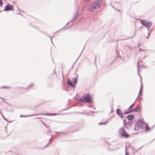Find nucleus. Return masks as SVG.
Here are the masks:
<instances>
[{"instance_id":"obj_20","label":"nucleus","mask_w":155,"mask_h":155,"mask_svg":"<svg viewBox=\"0 0 155 155\" xmlns=\"http://www.w3.org/2000/svg\"><path fill=\"white\" fill-rule=\"evenodd\" d=\"M125 155H129V153L126 151H125Z\"/></svg>"},{"instance_id":"obj_12","label":"nucleus","mask_w":155,"mask_h":155,"mask_svg":"<svg viewBox=\"0 0 155 155\" xmlns=\"http://www.w3.org/2000/svg\"><path fill=\"white\" fill-rule=\"evenodd\" d=\"M125 126L128 128H130L131 126L130 124H124Z\"/></svg>"},{"instance_id":"obj_17","label":"nucleus","mask_w":155,"mask_h":155,"mask_svg":"<svg viewBox=\"0 0 155 155\" xmlns=\"http://www.w3.org/2000/svg\"><path fill=\"white\" fill-rule=\"evenodd\" d=\"M135 104V103H133L132 105H130L129 107V109H130Z\"/></svg>"},{"instance_id":"obj_2","label":"nucleus","mask_w":155,"mask_h":155,"mask_svg":"<svg viewBox=\"0 0 155 155\" xmlns=\"http://www.w3.org/2000/svg\"><path fill=\"white\" fill-rule=\"evenodd\" d=\"M100 5V2L97 0L91 4L88 8V10L90 11H93L94 9H97L99 8Z\"/></svg>"},{"instance_id":"obj_19","label":"nucleus","mask_w":155,"mask_h":155,"mask_svg":"<svg viewBox=\"0 0 155 155\" xmlns=\"http://www.w3.org/2000/svg\"><path fill=\"white\" fill-rule=\"evenodd\" d=\"M131 112V110H130V111H129L125 112L124 114H129V113H130Z\"/></svg>"},{"instance_id":"obj_5","label":"nucleus","mask_w":155,"mask_h":155,"mask_svg":"<svg viewBox=\"0 0 155 155\" xmlns=\"http://www.w3.org/2000/svg\"><path fill=\"white\" fill-rule=\"evenodd\" d=\"M141 23L145 26L149 30V28H150L152 25V23L150 21H147L146 22L144 20H142L140 21Z\"/></svg>"},{"instance_id":"obj_7","label":"nucleus","mask_w":155,"mask_h":155,"mask_svg":"<svg viewBox=\"0 0 155 155\" xmlns=\"http://www.w3.org/2000/svg\"><path fill=\"white\" fill-rule=\"evenodd\" d=\"M117 114L119 115L121 118H122L123 117L122 114V112L120 109H117L116 110Z\"/></svg>"},{"instance_id":"obj_16","label":"nucleus","mask_w":155,"mask_h":155,"mask_svg":"<svg viewBox=\"0 0 155 155\" xmlns=\"http://www.w3.org/2000/svg\"><path fill=\"white\" fill-rule=\"evenodd\" d=\"M145 130L146 131H148L150 130L149 127H145Z\"/></svg>"},{"instance_id":"obj_11","label":"nucleus","mask_w":155,"mask_h":155,"mask_svg":"<svg viewBox=\"0 0 155 155\" xmlns=\"http://www.w3.org/2000/svg\"><path fill=\"white\" fill-rule=\"evenodd\" d=\"M134 116L133 115H130L127 116V119L129 120H132L134 119Z\"/></svg>"},{"instance_id":"obj_14","label":"nucleus","mask_w":155,"mask_h":155,"mask_svg":"<svg viewBox=\"0 0 155 155\" xmlns=\"http://www.w3.org/2000/svg\"><path fill=\"white\" fill-rule=\"evenodd\" d=\"M142 85L141 86V87L140 88V91L139 93V95H142Z\"/></svg>"},{"instance_id":"obj_25","label":"nucleus","mask_w":155,"mask_h":155,"mask_svg":"<svg viewBox=\"0 0 155 155\" xmlns=\"http://www.w3.org/2000/svg\"><path fill=\"white\" fill-rule=\"evenodd\" d=\"M27 116H22V115L20 116V117H26Z\"/></svg>"},{"instance_id":"obj_13","label":"nucleus","mask_w":155,"mask_h":155,"mask_svg":"<svg viewBox=\"0 0 155 155\" xmlns=\"http://www.w3.org/2000/svg\"><path fill=\"white\" fill-rule=\"evenodd\" d=\"M78 12H77L74 15L73 20H75V19H76L78 17Z\"/></svg>"},{"instance_id":"obj_21","label":"nucleus","mask_w":155,"mask_h":155,"mask_svg":"<svg viewBox=\"0 0 155 155\" xmlns=\"http://www.w3.org/2000/svg\"><path fill=\"white\" fill-rule=\"evenodd\" d=\"M33 84H31V85H30L29 86H28V87L30 88V87H33Z\"/></svg>"},{"instance_id":"obj_8","label":"nucleus","mask_w":155,"mask_h":155,"mask_svg":"<svg viewBox=\"0 0 155 155\" xmlns=\"http://www.w3.org/2000/svg\"><path fill=\"white\" fill-rule=\"evenodd\" d=\"M67 83L68 85L71 86L72 87H75V85H74L71 81H68Z\"/></svg>"},{"instance_id":"obj_3","label":"nucleus","mask_w":155,"mask_h":155,"mask_svg":"<svg viewBox=\"0 0 155 155\" xmlns=\"http://www.w3.org/2000/svg\"><path fill=\"white\" fill-rule=\"evenodd\" d=\"M119 133L120 136L123 137L127 138L129 136V134L125 131L123 127L119 129Z\"/></svg>"},{"instance_id":"obj_15","label":"nucleus","mask_w":155,"mask_h":155,"mask_svg":"<svg viewBox=\"0 0 155 155\" xmlns=\"http://www.w3.org/2000/svg\"><path fill=\"white\" fill-rule=\"evenodd\" d=\"M107 123H108L107 122H103V123H99V125H105Z\"/></svg>"},{"instance_id":"obj_1","label":"nucleus","mask_w":155,"mask_h":155,"mask_svg":"<svg viewBox=\"0 0 155 155\" xmlns=\"http://www.w3.org/2000/svg\"><path fill=\"white\" fill-rule=\"evenodd\" d=\"M77 100L78 101L89 103L92 102L91 97L89 94H86L83 97L80 98H78Z\"/></svg>"},{"instance_id":"obj_10","label":"nucleus","mask_w":155,"mask_h":155,"mask_svg":"<svg viewBox=\"0 0 155 155\" xmlns=\"http://www.w3.org/2000/svg\"><path fill=\"white\" fill-rule=\"evenodd\" d=\"M78 75H77L76 77L72 78L73 81L74 82L75 84H76L77 83L78 81Z\"/></svg>"},{"instance_id":"obj_6","label":"nucleus","mask_w":155,"mask_h":155,"mask_svg":"<svg viewBox=\"0 0 155 155\" xmlns=\"http://www.w3.org/2000/svg\"><path fill=\"white\" fill-rule=\"evenodd\" d=\"M13 10L12 5H8L6 6L5 9L4 10V11H9Z\"/></svg>"},{"instance_id":"obj_18","label":"nucleus","mask_w":155,"mask_h":155,"mask_svg":"<svg viewBox=\"0 0 155 155\" xmlns=\"http://www.w3.org/2000/svg\"><path fill=\"white\" fill-rule=\"evenodd\" d=\"M2 88H10L11 87H7L5 86H3L2 87Z\"/></svg>"},{"instance_id":"obj_9","label":"nucleus","mask_w":155,"mask_h":155,"mask_svg":"<svg viewBox=\"0 0 155 155\" xmlns=\"http://www.w3.org/2000/svg\"><path fill=\"white\" fill-rule=\"evenodd\" d=\"M140 107L139 106H138L137 107H136V108L132 110H131V112L135 111V112H137L140 109Z\"/></svg>"},{"instance_id":"obj_22","label":"nucleus","mask_w":155,"mask_h":155,"mask_svg":"<svg viewBox=\"0 0 155 155\" xmlns=\"http://www.w3.org/2000/svg\"><path fill=\"white\" fill-rule=\"evenodd\" d=\"M47 115H57L56 114H47Z\"/></svg>"},{"instance_id":"obj_24","label":"nucleus","mask_w":155,"mask_h":155,"mask_svg":"<svg viewBox=\"0 0 155 155\" xmlns=\"http://www.w3.org/2000/svg\"><path fill=\"white\" fill-rule=\"evenodd\" d=\"M0 4L1 5L2 4V0H0Z\"/></svg>"},{"instance_id":"obj_28","label":"nucleus","mask_w":155,"mask_h":155,"mask_svg":"<svg viewBox=\"0 0 155 155\" xmlns=\"http://www.w3.org/2000/svg\"><path fill=\"white\" fill-rule=\"evenodd\" d=\"M4 118V119L5 120H6V119L5 118Z\"/></svg>"},{"instance_id":"obj_23","label":"nucleus","mask_w":155,"mask_h":155,"mask_svg":"<svg viewBox=\"0 0 155 155\" xmlns=\"http://www.w3.org/2000/svg\"><path fill=\"white\" fill-rule=\"evenodd\" d=\"M138 62H137V65L138 69V70H139V66L138 64Z\"/></svg>"},{"instance_id":"obj_26","label":"nucleus","mask_w":155,"mask_h":155,"mask_svg":"<svg viewBox=\"0 0 155 155\" xmlns=\"http://www.w3.org/2000/svg\"><path fill=\"white\" fill-rule=\"evenodd\" d=\"M85 1H87V2H89V1H90V0H85Z\"/></svg>"},{"instance_id":"obj_27","label":"nucleus","mask_w":155,"mask_h":155,"mask_svg":"<svg viewBox=\"0 0 155 155\" xmlns=\"http://www.w3.org/2000/svg\"><path fill=\"white\" fill-rule=\"evenodd\" d=\"M4 118V119L5 120H6V119L5 118Z\"/></svg>"},{"instance_id":"obj_4","label":"nucleus","mask_w":155,"mask_h":155,"mask_svg":"<svg viewBox=\"0 0 155 155\" xmlns=\"http://www.w3.org/2000/svg\"><path fill=\"white\" fill-rule=\"evenodd\" d=\"M143 123L141 120H139L135 125L134 129L135 130L138 131L144 128L143 126Z\"/></svg>"}]
</instances>
